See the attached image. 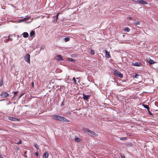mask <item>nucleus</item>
<instances>
[{
    "mask_svg": "<svg viewBox=\"0 0 158 158\" xmlns=\"http://www.w3.org/2000/svg\"><path fill=\"white\" fill-rule=\"evenodd\" d=\"M3 82L2 79L0 80V86H2L3 85Z\"/></svg>",
    "mask_w": 158,
    "mask_h": 158,
    "instance_id": "a878e982",
    "label": "nucleus"
},
{
    "mask_svg": "<svg viewBox=\"0 0 158 158\" xmlns=\"http://www.w3.org/2000/svg\"><path fill=\"white\" fill-rule=\"evenodd\" d=\"M121 158H125V156H121Z\"/></svg>",
    "mask_w": 158,
    "mask_h": 158,
    "instance_id": "4c0bfd02",
    "label": "nucleus"
},
{
    "mask_svg": "<svg viewBox=\"0 0 158 158\" xmlns=\"http://www.w3.org/2000/svg\"><path fill=\"white\" fill-rule=\"evenodd\" d=\"M124 30L125 31H127V32H129L130 31V29L128 28V27H125L124 29Z\"/></svg>",
    "mask_w": 158,
    "mask_h": 158,
    "instance_id": "aec40b11",
    "label": "nucleus"
},
{
    "mask_svg": "<svg viewBox=\"0 0 158 158\" xmlns=\"http://www.w3.org/2000/svg\"><path fill=\"white\" fill-rule=\"evenodd\" d=\"M34 146L35 147V148H36V149L37 150H38L39 149V147H38L37 145L36 144H34Z\"/></svg>",
    "mask_w": 158,
    "mask_h": 158,
    "instance_id": "b1692460",
    "label": "nucleus"
},
{
    "mask_svg": "<svg viewBox=\"0 0 158 158\" xmlns=\"http://www.w3.org/2000/svg\"><path fill=\"white\" fill-rule=\"evenodd\" d=\"M132 65L134 66H140L141 65V64L139 62H135V63H132Z\"/></svg>",
    "mask_w": 158,
    "mask_h": 158,
    "instance_id": "1a4fd4ad",
    "label": "nucleus"
},
{
    "mask_svg": "<svg viewBox=\"0 0 158 158\" xmlns=\"http://www.w3.org/2000/svg\"><path fill=\"white\" fill-rule=\"evenodd\" d=\"M142 105L145 108L147 109L148 110H149V107L148 106L144 104H143Z\"/></svg>",
    "mask_w": 158,
    "mask_h": 158,
    "instance_id": "a211bd4d",
    "label": "nucleus"
},
{
    "mask_svg": "<svg viewBox=\"0 0 158 158\" xmlns=\"http://www.w3.org/2000/svg\"><path fill=\"white\" fill-rule=\"evenodd\" d=\"M56 57L57 58V60L59 61L63 60H64L62 56L60 55H58Z\"/></svg>",
    "mask_w": 158,
    "mask_h": 158,
    "instance_id": "f8f14e48",
    "label": "nucleus"
},
{
    "mask_svg": "<svg viewBox=\"0 0 158 158\" xmlns=\"http://www.w3.org/2000/svg\"><path fill=\"white\" fill-rule=\"evenodd\" d=\"M48 152H45L43 155V158H48Z\"/></svg>",
    "mask_w": 158,
    "mask_h": 158,
    "instance_id": "9d476101",
    "label": "nucleus"
},
{
    "mask_svg": "<svg viewBox=\"0 0 158 158\" xmlns=\"http://www.w3.org/2000/svg\"><path fill=\"white\" fill-rule=\"evenodd\" d=\"M134 1L135 2H139V3H140L141 4L146 5L148 4V2H147L144 1L143 0H134Z\"/></svg>",
    "mask_w": 158,
    "mask_h": 158,
    "instance_id": "39448f33",
    "label": "nucleus"
},
{
    "mask_svg": "<svg viewBox=\"0 0 158 158\" xmlns=\"http://www.w3.org/2000/svg\"><path fill=\"white\" fill-rule=\"evenodd\" d=\"M83 130L85 133L90 136L93 137H96L98 135L95 133L94 132L90 131L89 129L83 127L82 128Z\"/></svg>",
    "mask_w": 158,
    "mask_h": 158,
    "instance_id": "f03ea898",
    "label": "nucleus"
},
{
    "mask_svg": "<svg viewBox=\"0 0 158 158\" xmlns=\"http://www.w3.org/2000/svg\"><path fill=\"white\" fill-rule=\"evenodd\" d=\"M22 143V141L21 140H20L17 143H16L18 144H21Z\"/></svg>",
    "mask_w": 158,
    "mask_h": 158,
    "instance_id": "7c9ffc66",
    "label": "nucleus"
},
{
    "mask_svg": "<svg viewBox=\"0 0 158 158\" xmlns=\"http://www.w3.org/2000/svg\"><path fill=\"white\" fill-rule=\"evenodd\" d=\"M23 36L24 38H27L28 37V34L27 32H24L23 33Z\"/></svg>",
    "mask_w": 158,
    "mask_h": 158,
    "instance_id": "ddd939ff",
    "label": "nucleus"
},
{
    "mask_svg": "<svg viewBox=\"0 0 158 158\" xmlns=\"http://www.w3.org/2000/svg\"><path fill=\"white\" fill-rule=\"evenodd\" d=\"M35 32L33 31H32L30 33V35L31 36H34L35 35Z\"/></svg>",
    "mask_w": 158,
    "mask_h": 158,
    "instance_id": "6ab92c4d",
    "label": "nucleus"
},
{
    "mask_svg": "<svg viewBox=\"0 0 158 158\" xmlns=\"http://www.w3.org/2000/svg\"><path fill=\"white\" fill-rule=\"evenodd\" d=\"M113 73H114V75L118 76L120 78L123 77V75L121 73L119 72L118 70L115 69L113 70Z\"/></svg>",
    "mask_w": 158,
    "mask_h": 158,
    "instance_id": "7ed1b4c3",
    "label": "nucleus"
},
{
    "mask_svg": "<svg viewBox=\"0 0 158 158\" xmlns=\"http://www.w3.org/2000/svg\"><path fill=\"white\" fill-rule=\"evenodd\" d=\"M90 53L92 55H94V51L93 50H91L90 51Z\"/></svg>",
    "mask_w": 158,
    "mask_h": 158,
    "instance_id": "cd10ccee",
    "label": "nucleus"
},
{
    "mask_svg": "<svg viewBox=\"0 0 158 158\" xmlns=\"http://www.w3.org/2000/svg\"><path fill=\"white\" fill-rule=\"evenodd\" d=\"M23 95V94H22V95H20L19 97V98H20Z\"/></svg>",
    "mask_w": 158,
    "mask_h": 158,
    "instance_id": "72a5a7b5",
    "label": "nucleus"
},
{
    "mask_svg": "<svg viewBox=\"0 0 158 158\" xmlns=\"http://www.w3.org/2000/svg\"><path fill=\"white\" fill-rule=\"evenodd\" d=\"M139 76V75L137 74H136L135 75L133 76L135 78H138Z\"/></svg>",
    "mask_w": 158,
    "mask_h": 158,
    "instance_id": "4be33fe9",
    "label": "nucleus"
},
{
    "mask_svg": "<svg viewBox=\"0 0 158 158\" xmlns=\"http://www.w3.org/2000/svg\"><path fill=\"white\" fill-rule=\"evenodd\" d=\"M14 93L15 94V95H16L18 93V92H15Z\"/></svg>",
    "mask_w": 158,
    "mask_h": 158,
    "instance_id": "c9c22d12",
    "label": "nucleus"
},
{
    "mask_svg": "<svg viewBox=\"0 0 158 158\" xmlns=\"http://www.w3.org/2000/svg\"><path fill=\"white\" fill-rule=\"evenodd\" d=\"M148 114L150 115H152V114L150 112V111H149V110H148Z\"/></svg>",
    "mask_w": 158,
    "mask_h": 158,
    "instance_id": "2f4dec72",
    "label": "nucleus"
},
{
    "mask_svg": "<svg viewBox=\"0 0 158 158\" xmlns=\"http://www.w3.org/2000/svg\"><path fill=\"white\" fill-rule=\"evenodd\" d=\"M0 95L2 98H5L8 96L9 94L6 92H3L0 94Z\"/></svg>",
    "mask_w": 158,
    "mask_h": 158,
    "instance_id": "423d86ee",
    "label": "nucleus"
},
{
    "mask_svg": "<svg viewBox=\"0 0 158 158\" xmlns=\"http://www.w3.org/2000/svg\"><path fill=\"white\" fill-rule=\"evenodd\" d=\"M148 61L149 63L151 64H152L155 63V62L153 60L150 59H149V60H148Z\"/></svg>",
    "mask_w": 158,
    "mask_h": 158,
    "instance_id": "2eb2a0df",
    "label": "nucleus"
},
{
    "mask_svg": "<svg viewBox=\"0 0 158 158\" xmlns=\"http://www.w3.org/2000/svg\"><path fill=\"white\" fill-rule=\"evenodd\" d=\"M10 36H11L10 35H9L8 37V38L9 41H12L13 40V39L12 38H10Z\"/></svg>",
    "mask_w": 158,
    "mask_h": 158,
    "instance_id": "393cba45",
    "label": "nucleus"
},
{
    "mask_svg": "<svg viewBox=\"0 0 158 158\" xmlns=\"http://www.w3.org/2000/svg\"><path fill=\"white\" fill-rule=\"evenodd\" d=\"M51 117L52 119L56 120H58L64 122H69L70 121L69 120L67 119L64 117L60 116L56 114L52 115Z\"/></svg>",
    "mask_w": 158,
    "mask_h": 158,
    "instance_id": "f257e3e1",
    "label": "nucleus"
},
{
    "mask_svg": "<svg viewBox=\"0 0 158 158\" xmlns=\"http://www.w3.org/2000/svg\"><path fill=\"white\" fill-rule=\"evenodd\" d=\"M67 60L70 62H74L75 61L74 59L72 58H67Z\"/></svg>",
    "mask_w": 158,
    "mask_h": 158,
    "instance_id": "f3484780",
    "label": "nucleus"
},
{
    "mask_svg": "<svg viewBox=\"0 0 158 158\" xmlns=\"http://www.w3.org/2000/svg\"><path fill=\"white\" fill-rule=\"evenodd\" d=\"M78 78H79L78 77V78H76V79H78Z\"/></svg>",
    "mask_w": 158,
    "mask_h": 158,
    "instance_id": "ea45409f",
    "label": "nucleus"
},
{
    "mask_svg": "<svg viewBox=\"0 0 158 158\" xmlns=\"http://www.w3.org/2000/svg\"><path fill=\"white\" fill-rule=\"evenodd\" d=\"M59 14V13H58V14H57V15H56L57 19H58Z\"/></svg>",
    "mask_w": 158,
    "mask_h": 158,
    "instance_id": "f704fd0d",
    "label": "nucleus"
},
{
    "mask_svg": "<svg viewBox=\"0 0 158 158\" xmlns=\"http://www.w3.org/2000/svg\"><path fill=\"white\" fill-rule=\"evenodd\" d=\"M29 19V17L24 18L23 19L21 20L20 21H23V20H27V19Z\"/></svg>",
    "mask_w": 158,
    "mask_h": 158,
    "instance_id": "bb28decb",
    "label": "nucleus"
},
{
    "mask_svg": "<svg viewBox=\"0 0 158 158\" xmlns=\"http://www.w3.org/2000/svg\"><path fill=\"white\" fill-rule=\"evenodd\" d=\"M74 140L76 142H79L81 141V139L78 137H75Z\"/></svg>",
    "mask_w": 158,
    "mask_h": 158,
    "instance_id": "4468645a",
    "label": "nucleus"
},
{
    "mask_svg": "<svg viewBox=\"0 0 158 158\" xmlns=\"http://www.w3.org/2000/svg\"><path fill=\"white\" fill-rule=\"evenodd\" d=\"M9 41V39H8L6 38L4 40V42L6 43H7Z\"/></svg>",
    "mask_w": 158,
    "mask_h": 158,
    "instance_id": "c85d7f7f",
    "label": "nucleus"
},
{
    "mask_svg": "<svg viewBox=\"0 0 158 158\" xmlns=\"http://www.w3.org/2000/svg\"><path fill=\"white\" fill-rule=\"evenodd\" d=\"M35 154L36 155V156H39V154H38V152H36L35 153Z\"/></svg>",
    "mask_w": 158,
    "mask_h": 158,
    "instance_id": "473e14b6",
    "label": "nucleus"
},
{
    "mask_svg": "<svg viewBox=\"0 0 158 158\" xmlns=\"http://www.w3.org/2000/svg\"><path fill=\"white\" fill-rule=\"evenodd\" d=\"M83 98L84 100H87L90 98V96L89 95H85L84 94H83Z\"/></svg>",
    "mask_w": 158,
    "mask_h": 158,
    "instance_id": "6e6552de",
    "label": "nucleus"
},
{
    "mask_svg": "<svg viewBox=\"0 0 158 158\" xmlns=\"http://www.w3.org/2000/svg\"><path fill=\"white\" fill-rule=\"evenodd\" d=\"M133 23L136 25H139L140 24V22L138 21H136Z\"/></svg>",
    "mask_w": 158,
    "mask_h": 158,
    "instance_id": "dca6fc26",
    "label": "nucleus"
},
{
    "mask_svg": "<svg viewBox=\"0 0 158 158\" xmlns=\"http://www.w3.org/2000/svg\"><path fill=\"white\" fill-rule=\"evenodd\" d=\"M31 84H32V85L33 86V85H34V82H32V83H31Z\"/></svg>",
    "mask_w": 158,
    "mask_h": 158,
    "instance_id": "e433bc0d",
    "label": "nucleus"
},
{
    "mask_svg": "<svg viewBox=\"0 0 158 158\" xmlns=\"http://www.w3.org/2000/svg\"><path fill=\"white\" fill-rule=\"evenodd\" d=\"M24 60L27 62L28 63L30 64V55L29 54H27L26 55L25 57H24Z\"/></svg>",
    "mask_w": 158,
    "mask_h": 158,
    "instance_id": "20e7f679",
    "label": "nucleus"
},
{
    "mask_svg": "<svg viewBox=\"0 0 158 158\" xmlns=\"http://www.w3.org/2000/svg\"><path fill=\"white\" fill-rule=\"evenodd\" d=\"M105 51L106 53V56L108 58L110 57V56L109 52L106 50H105Z\"/></svg>",
    "mask_w": 158,
    "mask_h": 158,
    "instance_id": "9b49d317",
    "label": "nucleus"
},
{
    "mask_svg": "<svg viewBox=\"0 0 158 158\" xmlns=\"http://www.w3.org/2000/svg\"><path fill=\"white\" fill-rule=\"evenodd\" d=\"M129 18H130V19H131V17H129Z\"/></svg>",
    "mask_w": 158,
    "mask_h": 158,
    "instance_id": "58836bf2",
    "label": "nucleus"
},
{
    "mask_svg": "<svg viewBox=\"0 0 158 158\" xmlns=\"http://www.w3.org/2000/svg\"><path fill=\"white\" fill-rule=\"evenodd\" d=\"M73 80L74 81V83L76 84H77L76 80L75 78L74 77L73 79Z\"/></svg>",
    "mask_w": 158,
    "mask_h": 158,
    "instance_id": "c756f323",
    "label": "nucleus"
},
{
    "mask_svg": "<svg viewBox=\"0 0 158 158\" xmlns=\"http://www.w3.org/2000/svg\"><path fill=\"white\" fill-rule=\"evenodd\" d=\"M127 139L126 137H120V140H125Z\"/></svg>",
    "mask_w": 158,
    "mask_h": 158,
    "instance_id": "412c9836",
    "label": "nucleus"
},
{
    "mask_svg": "<svg viewBox=\"0 0 158 158\" xmlns=\"http://www.w3.org/2000/svg\"><path fill=\"white\" fill-rule=\"evenodd\" d=\"M8 119L13 121H19V119L13 118L11 117H8Z\"/></svg>",
    "mask_w": 158,
    "mask_h": 158,
    "instance_id": "0eeeda50",
    "label": "nucleus"
},
{
    "mask_svg": "<svg viewBox=\"0 0 158 158\" xmlns=\"http://www.w3.org/2000/svg\"><path fill=\"white\" fill-rule=\"evenodd\" d=\"M64 39L65 42H67L69 40L70 38L69 37H66Z\"/></svg>",
    "mask_w": 158,
    "mask_h": 158,
    "instance_id": "5701e85b",
    "label": "nucleus"
}]
</instances>
